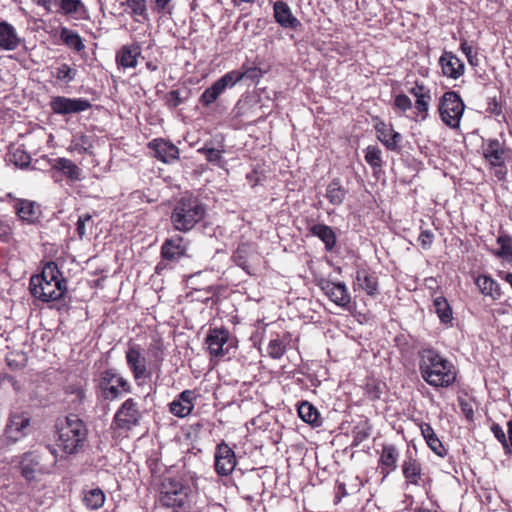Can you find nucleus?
<instances>
[{"mask_svg":"<svg viewBox=\"0 0 512 512\" xmlns=\"http://www.w3.org/2000/svg\"><path fill=\"white\" fill-rule=\"evenodd\" d=\"M29 288L31 294L42 302L56 301L67 290L66 280L54 262L47 263L41 274L31 277Z\"/></svg>","mask_w":512,"mask_h":512,"instance_id":"f257e3e1","label":"nucleus"},{"mask_svg":"<svg viewBox=\"0 0 512 512\" xmlns=\"http://www.w3.org/2000/svg\"><path fill=\"white\" fill-rule=\"evenodd\" d=\"M419 370L422 378L434 387H447L456 379L453 365L434 349L420 352Z\"/></svg>","mask_w":512,"mask_h":512,"instance_id":"f03ea898","label":"nucleus"},{"mask_svg":"<svg viewBox=\"0 0 512 512\" xmlns=\"http://www.w3.org/2000/svg\"><path fill=\"white\" fill-rule=\"evenodd\" d=\"M59 446L67 453L73 454L87 439L88 429L78 415L70 414L59 428Z\"/></svg>","mask_w":512,"mask_h":512,"instance_id":"7ed1b4c3","label":"nucleus"},{"mask_svg":"<svg viewBox=\"0 0 512 512\" xmlns=\"http://www.w3.org/2000/svg\"><path fill=\"white\" fill-rule=\"evenodd\" d=\"M465 105L455 91L445 92L440 99L439 113L442 121L450 128H457L463 115Z\"/></svg>","mask_w":512,"mask_h":512,"instance_id":"20e7f679","label":"nucleus"},{"mask_svg":"<svg viewBox=\"0 0 512 512\" xmlns=\"http://www.w3.org/2000/svg\"><path fill=\"white\" fill-rule=\"evenodd\" d=\"M211 356L223 357L235 349V341L225 329H210L204 342Z\"/></svg>","mask_w":512,"mask_h":512,"instance_id":"39448f33","label":"nucleus"},{"mask_svg":"<svg viewBox=\"0 0 512 512\" xmlns=\"http://www.w3.org/2000/svg\"><path fill=\"white\" fill-rule=\"evenodd\" d=\"M141 417L138 403L129 398L116 411L113 424L119 430L129 431L139 424Z\"/></svg>","mask_w":512,"mask_h":512,"instance_id":"423d86ee","label":"nucleus"},{"mask_svg":"<svg viewBox=\"0 0 512 512\" xmlns=\"http://www.w3.org/2000/svg\"><path fill=\"white\" fill-rule=\"evenodd\" d=\"M100 388L106 399L114 400L122 392L129 393L131 386L126 379L117 374L114 370L108 369L101 374Z\"/></svg>","mask_w":512,"mask_h":512,"instance_id":"0eeeda50","label":"nucleus"},{"mask_svg":"<svg viewBox=\"0 0 512 512\" xmlns=\"http://www.w3.org/2000/svg\"><path fill=\"white\" fill-rule=\"evenodd\" d=\"M21 474L27 481H35L50 473V467L43 463V455L37 451L24 453L20 461Z\"/></svg>","mask_w":512,"mask_h":512,"instance_id":"6e6552de","label":"nucleus"},{"mask_svg":"<svg viewBox=\"0 0 512 512\" xmlns=\"http://www.w3.org/2000/svg\"><path fill=\"white\" fill-rule=\"evenodd\" d=\"M91 106V102L85 98L54 96L50 100L51 110L58 115L81 113L90 109Z\"/></svg>","mask_w":512,"mask_h":512,"instance_id":"1a4fd4ad","label":"nucleus"},{"mask_svg":"<svg viewBox=\"0 0 512 512\" xmlns=\"http://www.w3.org/2000/svg\"><path fill=\"white\" fill-rule=\"evenodd\" d=\"M243 79V74L238 71H231L226 73L218 79L211 87L207 88L201 95L199 102L204 106L212 104L219 95L228 87L234 86L237 82Z\"/></svg>","mask_w":512,"mask_h":512,"instance_id":"9d476101","label":"nucleus"},{"mask_svg":"<svg viewBox=\"0 0 512 512\" xmlns=\"http://www.w3.org/2000/svg\"><path fill=\"white\" fill-rule=\"evenodd\" d=\"M319 287L324 294L337 306L350 310L351 296L346 285L342 282H332L330 280H321Z\"/></svg>","mask_w":512,"mask_h":512,"instance_id":"9b49d317","label":"nucleus"},{"mask_svg":"<svg viewBox=\"0 0 512 512\" xmlns=\"http://www.w3.org/2000/svg\"><path fill=\"white\" fill-rule=\"evenodd\" d=\"M30 425V417L22 412H11L8 419L5 435L12 442H16L27 434Z\"/></svg>","mask_w":512,"mask_h":512,"instance_id":"f8f14e48","label":"nucleus"},{"mask_svg":"<svg viewBox=\"0 0 512 512\" xmlns=\"http://www.w3.org/2000/svg\"><path fill=\"white\" fill-rule=\"evenodd\" d=\"M236 466L234 451L225 443L217 446L215 454V470L221 476H227L233 472Z\"/></svg>","mask_w":512,"mask_h":512,"instance_id":"ddd939ff","label":"nucleus"},{"mask_svg":"<svg viewBox=\"0 0 512 512\" xmlns=\"http://www.w3.org/2000/svg\"><path fill=\"white\" fill-rule=\"evenodd\" d=\"M273 16L277 24L284 29L297 30L301 22L293 15L289 5L283 1L273 4Z\"/></svg>","mask_w":512,"mask_h":512,"instance_id":"4468645a","label":"nucleus"},{"mask_svg":"<svg viewBox=\"0 0 512 512\" xmlns=\"http://www.w3.org/2000/svg\"><path fill=\"white\" fill-rule=\"evenodd\" d=\"M174 227L179 231H189L192 228V203L183 200L174 208L172 216Z\"/></svg>","mask_w":512,"mask_h":512,"instance_id":"2eb2a0df","label":"nucleus"},{"mask_svg":"<svg viewBox=\"0 0 512 512\" xmlns=\"http://www.w3.org/2000/svg\"><path fill=\"white\" fill-rule=\"evenodd\" d=\"M149 148L153 152V156L158 160L169 163L179 156V149L162 139H154L149 143Z\"/></svg>","mask_w":512,"mask_h":512,"instance_id":"dca6fc26","label":"nucleus"},{"mask_svg":"<svg viewBox=\"0 0 512 512\" xmlns=\"http://www.w3.org/2000/svg\"><path fill=\"white\" fill-rule=\"evenodd\" d=\"M375 130L378 140L381 141L388 150L395 151L398 149L402 136L400 133L396 132L391 125L380 121L375 125Z\"/></svg>","mask_w":512,"mask_h":512,"instance_id":"f3484780","label":"nucleus"},{"mask_svg":"<svg viewBox=\"0 0 512 512\" xmlns=\"http://www.w3.org/2000/svg\"><path fill=\"white\" fill-rule=\"evenodd\" d=\"M21 42L16 29L10 23L0 19V49L15 50Z\"/></svg>","mask_w":512,"mask_h":512,"instance_id":"a211bd4d","label":"nucleus"},{"mask_svg":"<svg viewBox=\"0 0 512 512\" xmlns=\"http://www.w3.org/2000/svg\"><path fill=\"white\" fill-rule=\"evenodd\" d=\"M409 93L416 98V110L420 114L421 119L425 120L428 115L429 104L432 98L430 89L425 87L423 84L416 82L415 86L409 90Z\"/></svg>","mask_w":512,"mask_h":512,"instance_id":"6ab92c4d","label":"nucleus"},{"mask_svg":"<svg viewBox=\"0 0 512 512\" xmlns=\"http://www.w3.org/2000/svg\"><path fill=\"white\" fill-rule=\"evenodd\" d=\"M439 63L445 76L457 79L464 73L463 62L451 52H445L440 57Z\"/></svg>","mask_w":512,"mask_h":512,"instance_id":"aec40b11","label":"nucleus"},{"mask_svg":"<svg viewBox=\"0 0 512 512\" xmlns=\"http://www.w3.org/2000/svg\"><path fill=\"white\" fill-rule=\"evenodd\" d=\"M126 360L136 380L147 377L146 359L136 347L128 349Z\"/></svg>","mask_w":512,"mask_h":512,"instance_id":"412c9836","label":"nucleus"},{"mask_svg":"<svg viewBox=\"0 0 512 512\" xmlns=\"http://www.w3.org/2000/svg\"><path fill=\"white\" fill-rule=\"evenodd\" d=\"M398 458L399 452L394 445H383L379 458V464L381 466V473L384 476H387L390 472L396 470Z\"/></svg>","mask_w":512,"mask_h":512,"instance_id":"4be33fe9","label":"nucleus"},{"mask_svg":"<svg viewBox=\"0 0 512 512\" xmlns=\"http://www.w3.org/2000/svg\"><path fill=\"white\" fill-rule=\"evenodd\" d=\"M505 150L497 139H489L483 149L484 158L491 167L503 166Z\"/></svg>","mask_w":512,"mask_h":512,"instance_id":"5701e85b","label":"nucleus"},{"mask_svg":"<svg viewBox=\"0 0 512 512\" xmlns=\"http://www.w3.org/2000/svg\"><path fill=\"white\" fill-rule=\"evenodd\" d=\"M187 247L183 243V238L176 236L171 239H167L161 248V255L166 260H178L184 255Z\"/></svg>","mask_w":512,"mask_h":512,"instance_id":"b1692460","label":"nucleus"},{"mask_svg":"<svg viewBox=\"0 0 512 512\" xmlns=\"http://www.w3.org/2000/svg\"><path fill=\"white\" fill-rule=\"evenodd\" d=\"M170 412L179 418H184L192 412V391L184 390L179 397L170 403Z\"/></svg>","mask_w":512,"mask_h":512,"instance_id":"393cba45","label":"nucleus"},{"mask_svg":"<svg viewBox=\"0 0 512 512\" xmlns=\"http://www.w3.org/2000/svg\"><path fill=\"white\" fill-rule=\"evenodd\" d=\"M402 471L409 484L419 485L422 475L421 464L411 455L410 452L407 453L406 458L403 461Z\"/></svg>","mask_w":512,"mask_h":512,"instance_id":"a878e982","label":"nucleus"},{"mask_svg":"<svg viewBox=\"0 0 512 512\" xmlns=\"http://www.w3.org/2000/svg\"><path fill=\"white\" fill-rule=\"evenodd\" d=\"M141 55L140 47L137 45L123 46L116 55L118 65L123 68H134L137 65L138 57Z\"/></svg>","mask_w":512,"mask_h":512,"instance_id":"bb28decb","label":"nucleus"},{"mask_svg":"<svg viewBox=\"0 0 512 512\" xmlns=\"http://www.w3.org/2000/svg\"><path fill=\"white\" fill-rule=\"evenodd\" d=\"M52 170L61 172L71 181H79L82 179L81 169L67 158L56 159L52 166Z\"/></svg>","mask_w":512,"mask_h":512,"instance_id":"cd10ccee","label":"nucleus"},{"mask_svg":"<svg viewBox=\"0 0 512 512\" xmlns=\"http://www.w3.org/2000/svg\"><path fill=\"white\" fill-rule=\"evenodd\" d=\"M309 232L318 237L325 245L327 251L333 250L336 245V234L332 228L325 224H315L310 227Z\"/></svg>","mask_w":512,"mask_h":512,"instance_id":"c85d7f7f","label":"nucleus"},{"mask_svg":"<svg viewBox=\"0 0 512 512\" xmlns=\"http://www.w3.org/2000/svg\"><path fill=\"white\" fill-rule=\"evenodd\" d=\"M475 283L483 295L490 296L494 300L501 297L500 285L491 277L487 275H479L476 278Z\"/></svg>","mask_w":512,"mask_h":512,"instance_id":"c756f323","label":"nucleus"},{"mask_svg":"<svg viewBox=\"0 0 512 512\" xmlns=\"http://www.w3.org/2000/svg\"><path fill=\"white\" fill-rule=\"evenodd\" d=\"M420 429L424 439L426 440V443L432 449V451L438 456L444 457L447 453V450L443 446L442 442L438 439L431 425L428 423H422Z\"/></svg>","mask_w":512,"mask_h":512,"instance_id":"7c9ffc66","label":"nucleus"},{"mask_svg":"<svg viewBox=\"0 0 512 512\" xmlns=\"http://www.w3.org/2000/svg\"><path fill=\"white\" fill-rule=\"evenodd\" d=\"M348 191L342 186L339 178H334L326 188V198L334 206L343 204Z\"/></svg>","mask_w":512,"mask_h":512,"instance_id":"2f4dec72","label":"nucleus"},{"mask_svg":"<svg viewBox=\"0 0 512 512\" xmlns=\"http://www.w3.org/2000/svg\"><path fill=\"white\" fill-rule=\"evenodd\" d=\"M17 215L28 223H34L39 217L38 206L35 202L29 200H20L16 206Z\"/></svg>","mask_w":512,"mask_h":512,"instance_id":"473e14b6","label":"nucleus"},{"mask_svg":"<svg viewBox=\"0 0 512 512\" xmlns=\"http://www.w3.org/2000/svg\"><path fill=\"white\" fill-rule=\"evenodd\" d=\"M356 280L361 289L368 295L375 296L378 294V281L373 273H369L366 270H359L356 274Z\"/></svg>","mask_w":512,"mask_h":512,"instance_id":"72a5a7b5","label":"nucleus"},{"mask_svg":"<svg viewBox=\"0 0 512 512\" xmlns=\"http://www.w3.org/2000/svg\"><path fill=\"white\" fill-rule=\"evenodd\" d=\"M298 415L306 423L318 427L321 419L318 410L309 402L304 401L298 406Z\"/></svg>","mask_w":512,"mask_h":512,"instance_id":"f704fd0d","label":"nucleus"},{"mask_svg":"<svg viewBox=\"0 0 512 512\" xmlns=\"http://www.w3.org/2000/svg\"><path fill=\"white\" fill-rule=\"evenodd\" d=\"M60 38L69 48L74 49L77 52H80L85 48L80 35L66 27L61 29Z\"/></svg>","mask_w":512,"mask_h":512,"instance_id":"c9c22d12","label":"nucleus"},{"mask_svg":"<svg viewBox=\"0 0 512 512\" xmlns=\"http://www.w3.org/2000/svg\"><path fill=\"white\" fill-rule=\"evenodd\" d=\"M83 501L87 508L97 510L104 505L105 494L100 488H94L85 493Z\"/></svg>","mask_w":512,"mask_h":512,"instance_id":"e433bc0d","label":"nucleus"},{"mask_svg":"<svg viewBox=\"0 0 512 512\" xmlns=\"http://www.w3.org/2000/svg\"><path fill=\"white\" fill-rule=\"evenodd\" d=\"M371 426L367 420L357 423L352 430V446H359L363 441L369 438Z\"/></svg>","mask_w":512,"mask_h":512,"instance_id":"4c0bfd02","label":"nucleus"},{"mask_svg":"<svg viewBox=\"0 0 512 512\" xmlns=\"http://www.w3.org/2000/svg\"><path fill=\"white\" fill-rule=\"evenodd\" d=\"M435 312L442 323H449L452 320V309L446 298L439 296L434 299Z\"/></svg>","mask_w":512,"mask_h":512,"instance_id":"58836bf2","label":"nucleus"},{"mask_svg":"<svg viewBox=\"0 0 512 512\" xmlns=\"http://www.w3.org/2000/svg\"><path fill=\"white\" fill-rule=\"evenodd\" d=\"M9 161L16 167L25 168L30 164L31 157L26 151L15 148L9 153Z\"/></svg>","mask_w":512,"mask_h":512,"instance_id":"ea45409f","label":"nucleus"},{"mask_svg":"<svg viewBox=\"0 0 512 512\" xmlns=\"http://www.w3.org/2000/svg\"><path fill=\"white\" fill-rule=\"evenodd\" d=\"M249 253V246L248 244H240L237 249L234 251L232 259L238 265L244 270H247L248 264H247V256Z\"/></svg>","mask_w":512,"mask_h":512,"instance_id":"a19ab883","label":"nucleus"},{"mask_svg":"<svg viewBox=\"0 0 512 512\" xmlns=\"http://www.w3.org/2000/svg\"><path fill=\"white\" fill-rule=\"evenodd\" d=\"M60 11L65 15L78 13L83 7L81 0H57Z\"/></svg>","mask_w":512,"mask_h":512,"instance_id":"79ce46f5","label":"nucleus"},{"mask_svg":"<svg viewBox=\"0 0 512 512\" xmlns=\"http://www.w3.org/2000/svg\"><path fill=\"white\" fill-rule=\"evenodd\" d=\"M365 160L372 168H380L382 165L381 150L375 146H368Z\"/></svg>","mask_w":512,"mask_h":512,"instance_id":"37998d69","label":"nucleus"},{"mask_svg":"<svg viewBox=\"0 0 512 512\" xmlns=\"http://www.w3.org/2000/svg\"><path fill=\"white\" fill-rule=\"evenodd\" d=\"M77 75V71L72 69L68 64L63 63L56 69V78L58 80L64 81L66 83L72 82L75 80Z\"/></svg>","mask_w":512,"mask_h":512,"instance_id":"c03bdc74","label":"nucleus"},{"mask_svg":"<svg viewBox=\"0 0 512 512\" xmlns=\"http://www.w3.org/2000/svg\"><path fill=\"white\" fill-rule=\"evenodd\" d=\"M497 243L501 246L497 256L509 257L512 256V238L508 235H501L497 238Z\"/></svg>","mask_w":512,"mask_h":512,"instance_id":"a18cd8bd","label":"nucleus"},{"mask_svg":"<svg viewBox=\"0 0 512 512\" xmlns=\"http://www.w3.org/2000/svg\"><path fill=\"white\" fill-rule=\"evenodd\" d=\"M267 351L272 358L279 359L285 353V345L281 340L273 339L269 342Z\"/></svg>","mask_w":512,"mask_h":512,"instance_id":"49530a36","label":"nucleus"},{"mask_svg":"<svg viewBox=\"0 0 512 512\" xmlns=\"http://www.w3.org/2000/svg\"><path fill=\"white\" fill-rule=\"evenodd\" d=\"M127 7L135 16H146V1L145 0H126Z\"/></svg>","mask_w":512,"mask_h":512,"instance_id":"de8ad7c7","label":"nucleus"},{"mask_svg":"<svg viewBox=\"0 0 512 512\" xmlns=\"http://www.w3.org/2000/svg\"><path fill=\"white\" fill-rule=\"evenodd\" d=\"M199 154L205 156L206 160L212 163H218L221 159V151L215 148H199L197 150Z\"/></svg>","mask_w":512,"mask_h":512,"instance_id":"09e8293b","label":"nucleus"},{"mask_svg":"<svg viewBox=\"0 0 512 512\" xmlns=\"http://www.w3.org/2000/svg\"><path fill=\"white\" fill-rule=\"evenodd\" d=\"M178 493L174 492L171 494L169 491H162L160 496V502L162 505L170 507L181 504V500L177 498Z\"/></svg>","mask_w":512,"mask_h":512,"instance_id":"8fccbe9b","label":"nucleus"},{"mask_svg":"<svg viewBox=\"0 0 512 512\" xmlns=\"http://www.w3.org/2000/svg\"><path fill=\"white\" fill-rule=\"evenodd\" d=\"M67 393L74 396L72 402L75 404H81L85 399V392L80 385H69L67 387Z\"/></svg>","mask_w":512,"mask_h":512,"instance_id":"3c124183","label":"nucleus"},{"mask_svg":"<svg viewBox=\"0 0 512 512\" xmlns=\"http://www.w3.org/2000/svg\"><path fill=\"white\" fill-rule=\"evenodd\" d=\"M460 49L462 50V52L466 55V58L468 60V62L472 65V66H477L478 65V56H477V53H474L473 52V49L472 47L468 44V42L466 40H463L460 44Z\"/></svg>","mask_w":512,"mask_h":512,"instance_id":"603ef678","label":"nucleus"},{"mask_svg":"<svg viewBox=\"0 0 512 512\" xmlns=\"http://www.w3.org/2000/svg\"><path fill=\"white\" fill-rule=\"evenodd\" d=\"M394 106L402 112H406L412 108V101L407 95L398 94L395 97Z\"/></svg>","mask_w":512,"mask_h":512,"instance_id":"864d4df0","label":"nucleus"},{"mask_svg":"<svg viewBox=\"0 0 512 512\" xmlns=\"http://www.w3.org/2000/svg\"><path fill=\"white\" fill-rule=\"evenodd\" d=\"M433 239L434 234L430 230H422L418 237V241L423 249H429L433 243Z\"/></svg>","mask_w":512,"mask_h":512,"instance_id":"5fc2aeb1","label":"nucleus"},{"mask_svg":"<svg viewBox=\"0 0 512 512\" xmlns=\"http://www.w3.org/2000/svg\"><path fill=\"white\" fill-rule=\"evenodd\" d=\"M491 430L496 437V439L503 445L504 448H508V440L506 438L505 432L498 424H493Z\"/></svg>","mask_w":512,"mask_h":512,"instance_id":"6e6d98bb","label":"nucleus"},{"mask_svg":"<svg viewBox=\"0 0 512 512\" xmlns=\"http://www.w3.org/2000/svg\"><path fill=\"white\" fill-rule=\"evenodd\" d=\"M90 220L91 216L89 214H84L78 218L77 233L81 239L86 235V222Z\"/></svg>","mask_w":512,"mask_h":512,"instance_id":"4d7b16f0","label":"nucleus"},{"mask_svg":"<svg viewBox=\"0 0 512 512\" xmlns=\"http://www.w3.org/2000/svg\"><path fill=\"white\" fill-rule=\"evenodd\" d=\"M487 111L494 115H500L502 113V106L495 97L489 99Z\"/></svg>","mask_w":512,"mask_h":512,"instance_id":"13d9d810","label":"nucleus"},{"mask_svg":"<svg viewBox=\"0 0 512 512\" xmlns=\"http://www.w3.org/2000/svg\"><path fill=\"white\" fill-rule=\"evenodd\" d=\"M206 208L201 203L194 204V226L205 217Z\"/></svg>","mask_w":512,"mask_h":512,"instance_id":"bf43d9fd","label":"nucleus"},{"mask_svg":"<svg viewBox=\"0 0 512 512\" xmlns=\"http://www.w3.org/2000/svg\"><path fill=\"white\" fill-rule=\"evenodd\" d=\"M381 393L382 391L379 385H367V395L371 400L379 399Z\"/></svg>","mask_w":512,"mask_h":512,"instance_id":"052dcab7","label":"nucleus"},{"mask_svg":"<svg viewBox=\"0 0 512 512\" xmlns=\"http://www.w3.org/2000/svg\"><path fill=\"white\" fill-rule=\"evenodd\" d=\"M495 168H497V169L494 171V176L499 181H504L507 176V168L505 166V162L503 163V166H496Z\"/></svg>","mask_w":512,"mask_h":512,"instance_id":"680f3d73","label":"nucleus"},{"mask_svg":"<svg viewBox=\"0 0 512 512\" xmlns=\"http://www.w3.org/2000/svg\"><path fill=\"white\" fill-rule=\"evenodd\" d=\"M349 493L346 489L345 483L338 482L337 484V492H336V498L340 500L342 497L347 496Z\"/></svg>","mask_w":512,"mask_h":512,"instance_id":"e2e57ef3","label":"nucleus"},{"mask_svg":"<svg viewBox=\"0 0 512 512\" xmlns=\"http://www.w3.org/2000/svg\"><path fill=\"white\" fill-rule=\"evenodd\" d=\"M10 234V228L7 224L0 222V240L6 241Z\"/></svg>","mask_w":512,"mask_h":512,"instance_id":"0e129e2a","label":"nucleus"},{"mask_svg":"<svg viewBox=\"0 0 512 512\" xmlns=\"http://www.w3.org/2000/svg\"><path fill=\"white\" fill-rule=\"evenodd\" d=\"M240 74H243V77H248V78H257V77H260L261 75V72H260V69L254 67V68H249L247 69L244 73H241L239 72Z\"/></svg>","mask_w":512,"mask_h":512,"instance_id":"69168bd1","label":"nucleus"},{"mask_svg":"<svg viewBox=\"0 0 512 512\" xmlns=\"http://www.w3.org/2000/svg\"><path fill=\"white\" fill-rule=\"evenodd\" d=\"M38 6H42L45 8L47 12L52 11V5L54 4L53 0H34ZM57 1L55 2V4Z\"/></svg>","mask_w":512,"mask_h":512,"instance_id":"338daca9","label":"nucleus"},{"mask_svg":"<svg viewBox=\"0 0 512 512\" xmlns=\"http://www.w3.org/2000/svg\"><path fill=\"white\" fill-rule=\"evenodd\" d=\"M179 95H180V93L177 90H174V91L171 92V97H172V99L174 101V106L179 105L180 102H181V99H180Z\"/></svg>","mask_w":512,"mask_h":512,"instance_id":"774afa93","label":"nucleus"}]
</instances>
